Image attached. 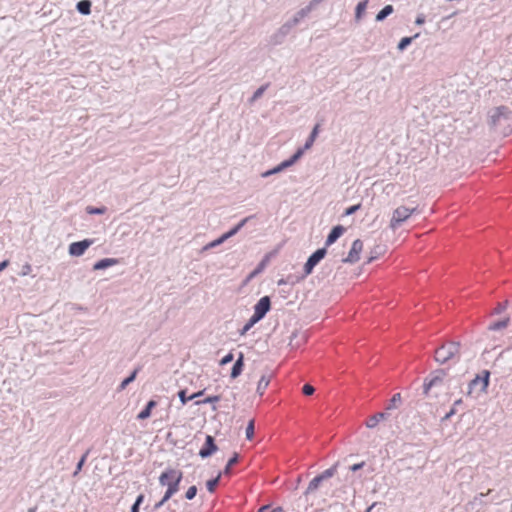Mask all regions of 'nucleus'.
<instances>
[{"instance_id": "f257e3e1", "label": "nucleus", "mask_w": 512, "mask_h": 512, "mask_svg": "<svg viewBox=\"0 0 512 512\" xmlns=\"http://www.w3.org/2000/svg\"><path fill=\"white\" fill-rule=\"evenodd\" d=\"M461 343L459 341H447L443 343L441 346L436 348L434 352V360L439 365H444L450 360L457 359V361L460 358V349H461Z\"/></svg>"}, {"instance_id": "f03ea898", "label": "nucleus", "mask_w": 512, "mask_h": 512, "mask_svg": "<svg viewBox=\"0 0 512 512\" xmlns=\"http://www.w3.org/2000/svg\"><path fill=\"white\" fill-rule=\"evenodd\" d=\"M326 481L318 474L316 475L308 484L306 490L303 493V496L299 497L296 502V507L293 508L295 512H307L308 511V501L309 498L314 496L316 492L320 489V487Z\"/></svg>"}, {"instance_id": "7ed1b4c3", "label": "nucleus", "mask_w": 512, "mask_h": 512, "mask_svg": "<svg viewBox=\"0 0 512 512\" xmlns=\"http://www.w3.org/2000/svg\"><path fill=\"white\" fill-rule=\"evenodd\" d=\"M417 212V207L408 208L406 206L397 207L392 214L389 227L392 230L399 228L412 214Z\"/></svg>"}, {"instance_id": "20e7f679", "label": "nucleus", "mask_w": 512, "mask_h": 512, "mask_svg": "<svg viewBox=\"0 0 512 512\" xmlns=\"http://www.w3.org/2000/svg\"><path fill=\"white\" fill-rule=\"evenodd\" d=\"M490 383V371L483 370L480 374H477L468 384L467 395H471L472 392L480 386L479 391L481 393L487 392Z\"/></svg>"}, {"instance_id": "39448f33", "label": "nucleus", "mask_w": 512, "mask_h": 512, "mask_svg": "<svg viewBox=\"0 0 512 512\" xmlns=\"http://www.w3.org/2000/svg\"><path fill=\"white\" fill-rule=\"evenodd\" d=\"M511 114V110L506 106H499L492 109L489 112L490 126L497 127L499 125H502L503 121L506 122L510 118Z\"/></svg>"}, {"instance_id": "423d86ee", "label": "nucleus", "mask_w": 512, "mask_h": 512, "mask_svg": "<svg viewBox=\"0 0 512 512\" xmlns=\"http://www.w3.org/2000/svg\"><path fill=\"white\" fill-rule=\"evenodd\" d=\"M326 254H327L326 247L318 248L316 251H314L308 257L306 263L304 264V267H303L304 275H303V277L309 276L313 272V270L316 267V265H318V263L322 259L325 258Z\"/></svg>"}, {"instance_id": "0eeeda50", "label": "nucleus", "mask_w": 512, "mask_h": 512, "mask_svg": "<svg viewBox=\"0 0 512 512\" xmlns=\"http://www.w3.org/2000/svg\"><path fill=\"white\" fill-rule=\"evenodd\" d=\"M362 250H363L362 240H360V239L354 240L347 257L342 258L341 262L347 263V264H354V263L358 262L360 259V254H361Z\"/></svg>"}, {"instance_id": "6e6552de", "label": "nucleus", "mask_w": 512, "mask_h": 512, "mask_svg": "<svg viewBox=\"0 0 512 512\" xmlns=\"http://www.w3.org/2000/svg\"><path fill=\"white\" fill-rule=\"evenodd\" d=\"M271 309V299L269 296L261 297L254 306L255 319L262 320Z\"/></svg>"}, {"instance_id": "1a4fd4ad", "label": "nucleus", "mask_w": 512, "mask_h": 512, "mask_svg": "<svg viewBox=\"0 0 512 512\" xmlns=\"http://www.w3.org/2000/svg\"><path fill=\"white\" fill-rule=\"evenodd\" d=\"M183 478V473L180 470L167 468L165 471L161 473L159 476V484L161 486H169L175 479L181 481Z\"/></svg>"}, {"instance_id": "9d476101", "label": "nucleus", "mask_w": 512, "mask_h": 512, "mask_svg": "<svg viewBox=\"0 0 512 512\" xmlns=\"http://www.w3.org/2000/svg\"><path fill=\"white\" fill-rule=\"evenodd\" d=\"M94 240L84 239L81 241L73 242L69 245V254L71 256L79 257L82 256L85 251L93 244Z\"/></svg>"}, {"instance_id": "9b49d317", "label": "nucleus", "mask_w": 512, "mask_h": 512, "mask_svg": "<svg viewBox=\"0 0 512 512\" xmlns=\"http://www.w3.org/2000/svg\"><path fill=\"white\" fill-rule=\"evenodd\" d=\"M449 368H437L431 371L428 375L434 387L444 385L446 378L449 376Z\"/></svg>"}, {"instance_id": "f8f14e48", "label": "nucleus", "mask_w": 512, "mask_h": 512, "mask_svg": "<svg viewBox=\"0 0 512 512\" xmlns=\"http://www.w3.org/2000/svg\"><path fill=\"white\" fill-rule=\"evenodd\" d=\"M218 450L215 438L211 435H206L205 443L199 451V456L202 459L209 458Z\"/></svg>"}, {"instance_id": "ddd939ff", "label": "nucleus", "mask_w": 512, "mask_h": 512, "mask_svg": "<svg viewBox=\"0 0 512 512\" xmlns=\"http://www.w3.org/2000/svg\"><path fill=\"white\" fill-rule=\"evenodd\" d=\"M345 232V228L342 225H336L334 226L331 231L329 232L326 240H325V246L329 247L332 244H334Z\"/></svg>"}, {"instance_id": "4468645a", "label": "nucleus", "mask_w": 512, "mask_h": 512, "mask_svg": "<svg viewBox=\"0 0 512 512\" xmlns=\"http://www.w3.org/2000/svg\"><path fill=\"white\" fill-rule=\"evenodd\" d=\"M289 26L288 25H282L276 33H274L270 38V43L272 45H279L281 44L285 37L289 34Z\"/></svg>"}, {"instance_id": "2eb2a0df", "label": "nucleus", "mask_w": 512, "mask_h": 512, "mask_svg": "<svg viewBox=\"0 0 512 512\" xmlns=\"http://www.w3.org/2000/svg\"><path fill=\"white\" fill-rule=\"evenodd\" d=\"M243 368H244V354L242 352H240L232 366L230 377L232 379H236L237 377H239L241 375V373L243 372Z\"/></svg>"}, {"instance_id": "dca6fc26", "label": "nucleus", "mask_w": 512, "mask_h": 512, "mask_svg": "<svg viewBox=\"0 0 512 512\" xmlns=\"http://www.w3.org/2000/svg\"><path fill=\"white\" fill-rule=\"evenodd\" d=\"M252 218H254V215L245 217L238 224H236L234 227H232L229 231H227L226 233L222 234L223 237L225 238V240H228L229 238H231L234 235H236L246 225V223L249 220H251Z\"/></svg>"}, {"instance_id": "f3484780", "label": "nucleus", "mask_w": 512, "mask_h": 512, "mask_svg": "<svg viewBox=\"0 0 512 512\" xmlns=\"http://www.w3.org/2000/svg\"><path fill=\"white\" fill-rule=\"evenodd\" d=\"M462 376H449L446 378L445 385L447 387V390L450 392L454 389H461L462 387Z\"/></svg>"}, {"instance_id": "a211bd4d", "label": "nucleus", "mask_w": 512, "mask_h": 512, "mask_svg": "<svg viewBox=\"0 0 512 512\" xmlns=\"http://www.w3.org/2000/svg\"><path fill=\"white\" fill-rule=\"evenodd\" d=\"M388 416L387 412L376 413L367 419L366 426L370 429L375 428L380 421L386 420Z\"/></svg>"}, {"instance_id": "6ab92c4d", "label": "nucleus", "mask_w": 512, "mask_h": 512, "mask_svg": "<svg viewBox=\"0 0 512 512\" xmlns=\"http://www.w3.org/2000/svg\"><path fill=\"white\" fill-rule=\"evenodd\" d=\"M118 262H119V260L116 258H103V259L98 260L93 265V270H104L106 268H109L111 266L118 264Z\"/></svg>"}, {"instance_id": "aec40b11", "label": "nucleus", "mask_w": 512, "mask_h": 512, "mask_svg": "<svg viewBox=\"0 0 512 512\" xmlns=\"http://www.w3.org/2000/svg\"><path fill=\"white\" fill-rule=\"evenodd\" d=\"M157 406V402L153 399L149 400L144 409L137 415L138 420H145L151 416L152 409Z\"/></svg>"}, {"instance_id": "412c9836", "label": "nucleus", "mask_w": 512, "mask_h": 512, "mask_svg": "<svg viewBox=\"0 0 512 512\" xmlns=\"http://www.w3.org/2000/svg\"><path fill=\"white\" fill-rule=\"evenodd\" d=\"M302 155H303V150H296V152L289 159L282 161L278 165L281 168V170L283 171L284 169L294 165L302 157Z\"/></svg>"}, {"instance_id": "4be33fe9", "label": "nucleus", "mask_w": 512, "mask_h": 512, "mask_svg": "<svg viewBox=\"0 0 512 512\" xmlns=\"http://www.w3.org/2000/svg\"><path fill=\"white\" fill-rule=\"evenodd\" d=\"M319 127H320L319 124H316L313 127L309 137L305 141L304 146L301 147V148H298L297 150H303V153H304L306 150H308V149H310L312 147V145H313V143H314V141H315V139H316V137L318 135Z\"/></svg>"}, {"instance_id": "5701e85b", "label": "nucleus", "mask_w": 512, "mask_h": 512, "mask_svg": "<svg viewBox=\"0 0 512 512\" xmlns=\"http://www.w3.org/2000/svg\"><path fill=\"white\" fill-rule=\"evenodd\" d=\"M180 483H181V481H179L178 479H175L173 481V483H171L167 487V489H166V491L164 493V496H163L164 497V501H168L169 499L172 498V496L174 494H176L179 491Z\"/></svg>"}, {"instance_id": "b1692460", "label": "nucleus", "mask_w": 512, "mask_h": 512, "mask_svg": "<svg viewBox=\"0 0 512 512\" xmlns=\"http://www.w3.org/2000/svg\"><path fill=\"white\" fill-rule=\"evenodd\" d=\"M141 370V367H136L129 376H127L119 385L118 391H123L129 384H131L137 377L138 372Z\"/></svg>"}, {"instance_id": "393cba45", "label": "nucleus", "mask_w": 512, "mask_h": 512, "mask_svg": "<svg viewBox=\"0 0 512 512\" xmlns=\"http://www.w3.org/2000/svg\"><path fill=\"white\" fill-rule=\"evenodd\" d=\"M92 2L90 0H80L76 4V9L81 15H89L91 13Z\"/></svg>"}, {"instance_id": "a878e982", "label": "nucleus", "mask_w": 512, "mask_h": 512, "mask_svg": "<svg viewBox=\"0 0 512 512\" xmlns=\"http://www.w3.org/2000/svg\"><path fill=\"white\" fill-rule=\"evenodd\" d=\"M394 11V8L392 5L388 4L385 5L376 15L375 20L377 22L384 21L389 15H391Z\"/></svg>"}, {"instance_id": "bb28decb", "label": "nucleus", "mask_w": 512, "mask_h": 512, "mask_svg": "<svg viewBox=\"0 0 512 512\" xmlns=\"http://www.w3.org/2000/svg\"><path fill=\"white\" fill-rule=\"evenodd\" d=\"M340 465V462H335L330 468L324 470L319 475L325 480H329L330 478L334 477L338 472V467Z\"/></svg>"}, {"instance_id": "cd10ccee", "label": "nucleus", "mask_w": 512, "mask_h": 512, "mask_svg": "<svg viewBox=\"0 0 512 512\" xmlns=\"http://www.w3.org/2000/svg\"><path fill=\"white\" fill-rule=\"evenodd\" d=\"M385 252V246L383 245H375L370 252V256L367 259V264L372 263L374 260L379 258Z\"/></svg>"}, {"instance_id": "c85d7f7f", "label": "nucleus", "mask_w": 512, "mask_h": 512, "mask_svg": "<svg viewBox=\"0 0 512 512\" xmlns=\"http://www.w3.org/2000/svg\"><path fill=\"white\" fill-rule=\"evenodd\" d=\"M509 323H510V318L506 317L502 320H498L496 322L491 323L488 326V330H490V331L502 330V329H505L506 327H508Z\"/></svg>"}, {"instance_id": "c756f323", "label": "nucleus", "mask_w": 512, "mask_h": 512, "mask_svg": "<svg viewBox=\"0 0 512 512\" xmlns=\"http://www.w3.org/2000/svg\"><path fill=\"white\" fill-rule=\"evenodd\" d=\"M239 459L240 455L237 452H234L232 457L228 460L227 464L224 467V475H230L232 473V467L239 462Z\"/></svg>"}, {"instance_id": "7c9ffc66", "label": "nucleus", "mask_w": 512, "mask_h": 512, "mask_svg": "<svg viewBox=\"0 0 512 512\" xmlns=\"http://www.w3.org/2000/svg\"><path fill=\"white\" fill-rule=\"evenodd\" d=\"M270 383V377H267L266 375H262L257 383V393L262 396L264 394V391L268 387Z\"/></svg>"}, {"instance_id": "2f4dec72", "label": "nucleus", "mask_w": 512, "mask_h": 512, "mask_svg": "<svg viewBox=\"0 0 512 512\" xmlns=\"http://www.w3.org/2000/svg\"><path fill=\"white\" fill-rule=\"evenodd\" d=\"M367 5H368V0H363V1H360L357 5H356V8H355V19L356 21H359L366 8H367Z\"/></svg>"}, {"instance_id": "473e14b6", "label": "nucleus", "mask_w": 512, "mask_h": 512, "mask_svg": "<svg viewBox=\"0 0 512 512\" xmlns=\"http://www.w3.org/2000/svg\"><path fill=\"white\" fill-rule=\"evenodd\" d=\"M419 36V34H415L414 36H411V37H403L398 45H397V49L399 51H404L411 43L414 39H416L417 37Z\"/></svg>"}, {"instance_id": "72a5a7b5", "label": "nucleus", "mask_w": 512, "mask_h": 512, "mask_svg": "<svg viewBox=\"0 0 512 512\" xmlns=\"http://www.w3.org/2000/svg\"><path fill=\"white\" fill-rule=\"evenodd\" d=\"M400 403H401V394L400 393H396L389 400V403H388V405L386 407V410H394V409L398 408Z\"/></svg>"}, {"instance_id": "f704fd0d", "label": "nucleus", "mask_w": 512, "mask_h": 512, "mask_svg": "<svg viewBox=\"0 0 512 512\" xmlns=\"http://www.w3.org/2000/svg\"><path fill=\"white\" fill-rule=\"evenodd\" d=\"M259 321V319H255V316L252 315L247 323L243 326V328L239 331V334L241 336L245 335Z\"/></svg>"}, {"instance_id": "c9c22d12", "label": "nucleus", "mask_w": 512, "mask_h": 512, "mask_svg": "<svg viewBox=\"0 0 512 512\" xmlns=\"http://www.w3.org/2000/svg\"><path fill=\"white\" fill-rule=\"evenodd\" d=\"M90 453V449H88L82 456L81 458L79 459L77 465H76V468H75V471L73 472V476H77L79 474V472L82 470L86 460H87V457Z\"/></svg>"}, {"instance_id": "e433bc0d", "label": "nucleus", "mask_w": 512, "mask_h": 512, "mask_svg": "<svg viewBox=\"0 0 512 512\" xmlns=\"http://www.w3.org/2000/svg\"><path fill=\"white\" fill-rule=\"evenodd\" d=\"M220 478L221 473H219L218 476H216L215 478L209 479L206 482V488L210 493H213L215 491L217 485L219 484Z\"/></svg>"}, {"instance_id": "4c0bfd02", "label": "nucleus", "mask_w": 512, "mask_h": 512, "mask_svg": "<svg viewBox=\"0 0 512 512\" xmlns=\"http://www.w3.org/2000/svg\"><path fill=\"white\" fill-rule=\"evenodd\" d=\"M268 86H269V84L267 83V84L260 86L258 89H256V91L253 93L252 97L250 98V103H253L256 100H258L260 97H262L264 92L267 90Z\"/></svg>"}, {"instance_id": "58836bf2", "label": "nucleus", "mask_w": 512, "mask_h": 512, "mask_svg": "<svg viewBox=\"0 0 512 512\" xmlns=\"http://www.w3.org/2000/svg\"><path fill=\"white\" fill-rule=\"evenodd\" d=\"M106 207L105 206H101V207H93V206H87L86 207V212L90 215H101V214H104L106 212Z\"/></svg>"}, {"instance_id": "ea45409f", "label": "nucleus", "mask_w": 512, "mask_h": 512, "mask_svg": "<svg viewBox=\"0 0 512 512\" xmlns=\"http://www.w3.org/2000/svg\"><path fill=\"white\" fill-rule=\"evenodd\" d=\"M462 404V399H458L454 402L453 407L445 414V416L441 419L442 422L449 420L456 413V406Z\"/></svg>"}, {"instance_id": "a19ab883", "label": "nucleus", "mask_w": 512, "mask_h": 512, "mask_svg": "<svg viewBox=\"0 0 512 512\" xmlns=\"http://www.w3.org/2000/svg\"><path fill=\"white\" fill-rule=\"evenodd\" d=\"M220 399H221L220 395H212V396L206 397L203 400L196 401L195 404L200 405V404H207V403H216V402L220 401Z\"/></svg>"}, {"instance_id": "79ce46f5", "label": "nucleus", "mask_w": 512, "mask_h": 512, "mask_svg": "<svg viewBox=\"0 0 512 512\" xmlns=\"http://www.w3.org/2000/svg\"><path fill=\"white\" fill-rule=\"evenodd\" d=\"M254 420H250L247 424V427H246V431H245V434H246V439L247 440H252L253 439V436H254Z\"/></svg>"}, {"instance_id": "37998d69", "label": "nucleus", "mask_w": 512, "mask_h": 512, "mask_svg": "<svg viewBox=\"0 0 512 512\" xmlns=\"http://www.w3.org/2000/svg\"><path fill=\"white\" fill-rule=\"evenodd\" d=\"M226 240L225 238L223 237V235H221L220 237H218L217 239L211 241L210 243H208L205 247H204V250H208V249H211V248H214L222 243H224Z\"/></svg>"}, {"instance_id": "c03bdc74", "label": "nucleus", "mask_w": 512, "mask_h": 512, "mask_svg": "<svg viewBox=\"0 0 512 512\" xmlns=\"http://www.w3.org/2000/svg\"><path fill=\"white\" fill-rule=\"evenodd\" d=\"M432 388H434V386H433V384H432L431 380L429 379V377H428V376H427V377H425V378H424V381H423V394H424L425 396H428L429 391H430Z\"/></svg>"}, {"instance_id": "a18cd8bd", "label": "nucleus", "mask_w": 512, "mask_h": 512, "mask_svg": "<svg viewBox=\"0 0 512 512\" xmlns=\"http://www.w3.org/2000/svg\"><path fill=\"white\" fill-rule=\"evenodd\" d=\"M197 487L195 485H192L188 488V490L186 491L185 493V498L187 500H192L195 498L196 494H197Z\"/></svg>"}, {"instance_id": "49530a36", "label": "nucleus", "mask_w": 512, "mask_h": 512, "mask_svg": "<svg viewBox=\"0 0 512 512\" xmlns=\"http://www.w3.org/2000/svg\"><path fill=\"white\" fill-rule=\"evenodd\" d=\"M508 307V301H504L501 303H498L495 309L493 310V314H501L503 313Z\"/></svg>"}, {"instance_id": "de8ad7c7", "label": "nucleus", "mask_w": 512, "mask_h": 512, "mask_svg": "<svg viewBox=\"0 0 512 512\" xmlns=\"http://www.w3.org/2000/svg\"><path fill=\"white\" fill-rule=\"evenodd\" d=\"M266 261H267V257L265 259H263L259 264L258 266L256 267V269L249 275L248 279H251L252 277H254L256 274H258L259 272H261L265 265H266Z\"/></svg>"}, {"instance_id": "09e8293b", "label": "nucleus", "mask_w": 512, "mask_h": 512, "mask_svg": "<svg viewBox=\"0 0 512 512\" xmlns=\"http://www.w3.org/2000/svg\"><path fill=\"white\" fill-rule=\"evenodd\" d=\"M178 397L183 405H185L188 401L192 400L190 396H187V392L185 389H182L178 392Z\"/></svg>"}, {"instance_id": "8fccbe9b", "label": "nucleus", "mask_w": 512, "mask_h": 512, "mask_svg": "<svg viewBox=\"0 0 512 512\" xmlns=\"http://www.w3.org/2000/svg\"><path fill=\"white\" fill-rule=\"evenodd\" d=\"M361 208V204H355V205H352L348 208H346L345 212H344V215L345 216H350V215H353L354 213H356L359 209Z\"/></svg>"}, {"instance_id": "3c124183", "label": "nucleus", "mask_w": 512, "mask_h": 512, "mask_svg": "<svg viewBox=\"0 0 512 512\" xmlns=\"http://www.w3.org/2000/svg\"><path fill=\"white\" fill-rule=\"evenodd\" d=\"M315 392V388L310 384H304L302 387V393L305 396H311Z\"/></svg>"}, {"instance_id": "603ef678", "label": "nucleus", "mask_w": 512, "mask_h": 512, "mask_svg": "<svg viewBox=\"0 0 512 512\" xmlns=\"http://www.w3.org/2000/svg\"><path fill=\"white\" fill-rule=\"evenodd\" d=\"M234 360V354L232 352H229L228 354H226L221 360H220V365L221 366H224V365H227L228 363L232 362Z\"/></svg>"}, {"instance_id": "864d4df0", "label": "nucleus", "mask_w": 512, "mask_h": 512, "mask_svg": "<svg viewBox=\"0 0 512 512\" xmlns=\"http://www.w3.org/2000/svg\"><path fill=\"white\" fill-rule=\"evenodd\" d=\"M281 168L279 167V165L275 166L274 168L270 169V170H267L265 171L264 173H262V177L263 178H267L271 175H274V174H277L279 172H281Z\"/></svg>"}, {"instance_id": "5fc2aeb1", "label": "nucleus", "mask_w": 512, "mask_h": 512, "mask_svg": "<svg viewBox=\"0 0 512 512\" xmlns=\"http://www.w3.org/2000/svg\"><path fill=\"white\" fill-rule=\"evenodd\" d=\"M311 11V5H308L302 9H300L297 13L300 15V17L304 18L306 17Z\"/></svg>"}, {"instance_id": "6e6d98bb", "label": "nucleus", "mask_w": 512, "mask_h": 512, "mask_svg": "<svg viewBox=\"0 0 512 512\" xmlns=\"http://www.w3.org/2000/svg\"><path fill=\"white\" fill-rule=\"evenodd\" d=\"M364 465H365V462L356 463V464H353L352 466H350L349 469L352 472H356V471L362 469L364 467Z\"/></svg>"}, {"instance_id": "4d7b16f0", "label": "nucleus", "mask_w": 512, "mask_h": 512, "mask_svg": "<svg viewBox=\"0 0 512 512\" xmlns=\"http://www.w3.org/2000/svg\"><path fill=\"white\" fill-rule=\"evenodd\" d=\"M144 498L145 496L143 494H139L136 499H135V502L132 504V505H136L137 507L140 508L141 504L143 503L144 501Z\"/></svg>"}, {"instance_id": "13d9d810", "label": "nucleus", "mask_w": 512, "mask_h": 512, "mask_svg": "<svg viewBox=\"0 0 512 512\" xmlns=\"http://www.w3.org/2000/svg\"><path fill=\"white\" fill-rule=\"evenodd\" d=\"M299 23V21L297 20V18H292L290 19L289 21H287L284 25H288L289 26V30H291L294 26H296L297 24Z\"/></svg>"}, {"instance_id": "bf43d9fd", "label": "nucleus", "mask_w": 512, "mask_h": 512, "mask_svg": "<svg viewBox=\"0 0 512 512\" xmlns=\"http://www.w3.org/2000/svg\"><path fill=\"white\" fill-rule=\"evenodd\" d=\"M166 502L167 501H164V497H162V499L154 505L153 510L154 511L159 510Z\"/></svg>"}, {"instance_id": "052dcab7", "label": "nucleus", "mask_w": 512, "mask_h": 512, "mask_svg": "<svg viewBox=\"0 0 512 512\" xmlns=\"http://www.w3.org/2000/svg\"><path fill=\"white\" fill-rule=\"evenodd\" d=\"M424 22H425V17H424V15H419V16H417V18H416V20H415V24H416V25H422Z\"/></svg>"}, {"instance_id": "680f3d73", "label": "nucleus", "mask_w": 512, "mask_h": 512, "mask_svg": "<svg viewBox=\"0 0 512 512\" xmlns=\"http://www.w3.org/2000/svg\"><path fill=\"white\" fill-rule=\"evenodd\" d=\"M203 394H204V390H201V391L195 392L192 395H190V398H192V400H193V399H196V398L202 396Z\"/></svg>"}, {"instance_id": "e2e57ef3", "label": "nucleus", "mask_w": 512, "mask_h": 512, "mask_svg": "<svg viewBox=\"0 0 512 512\" xmlns=\"http://www.w3.org/2000/svg\"><path fill=\"white\" fill-rule=\"evenodd\" d=\"M8 265H9L8 260H3L2 262H0V272L3 271Z\"/></svg>"}, {"instance_id": "0e129e2a", "label": "nucleus", "mask_w": 512, "mask_h": 512, "mask_svg": "<svg viewBox=\"0 0 512 512\" xmlns=\"http://www.w3.org/2000/svg\"><path fill=\"white\" fill-rule=\"evenodd\" d=\"M269 508V505H263L258 509V512H266L267 510H269Z\"/></svg>"}, {"instance_id": "69168bd1", "label": "nucleus", "mask_w": 512, "mask_h": 512, "mask_svg": "<svg viewBox=\"0 0 512 512\" xmlns=\"http://www.w3.org/2000/svg\"><path fill=\"white\" fill-rule=\"evenodd\" d=\"M271 512H284V509L282 507L278 506V507L272 509Z\"/></svg>"}, {"instance_id": "338daca9", "label": "nucleus", "mask_w": 512, "mask_h": 512, "mask_svg": "<svg viewBox=\"0 0 512 512\" xmlns=\"http://www.w3.org/2000/svg\"><path fill=\"white\" fill-rule=\"evenodd\" d=\"M131 512H140V508L137 507L136 505H132L131 506Z\"/></svg>"}, {"instance_id": "774afa93", "label": "nucleus", "mask_w": 512, "mask_h": 512, "mask_svg": "<svg viewBox=\"0 0 512 512\" xmlns=\"http://www.w3.org/2000/svg\"><path fill=\"white\" fill-rule=\"evenodd\" d=\"M377 505V502H374L372 505H370L365 512H371V510Z\"/></svg>"}]
</instances>
